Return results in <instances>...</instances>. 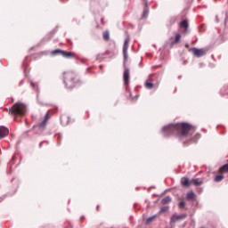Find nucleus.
<instances>
[{
	"mask_svg": "<svg viewBox=\"0 0 228 228\" xmlns=\"http://www.w3.org/2000/svg\"><path fill=\"white\" fill-rule=\"evenodd\" d=\"M190 131H191V125L190 123H171L165 126L161 133L164 138H168V136H178L179 140L183 142L184 138H188L190 135Z\"/></svg>",
	"mask_w": 228,
	"mask_h": 228,
	"instance_id": "1",
	"label": "nucleus"
},
{
	"mask_svg": "<svg viewBox=\"0 0 228 228\" xmlns=\"http://www.w3.org/2000/svg\"><path fill=\"white\" fill-rule=\"evenodd\" d=\"M63 83L68 90H71L74 86L81 85V80L79 79L77 73L74 71H65L63 73Z\"/></svg>",
	"mask_w": 228,
	"mask_h": 228,
	"instance_id": "2",
	"label": "nucleus"
},
{
	"mask_svg": "<svg viewBox=\"0 0 228 228\" xmlns=\"http://www.w3.org/2000/svg\"><path fill=\"white\" fill-rule=\"evenodd\" d=\"M26 111H28V107L22 102L14 103L9 110V113H11L12 117H24V115H26Z\"/></svg>",
	"mask_w": 228,
	"mask_h": 228,
	"instance_id": "3",
	"label": "nucleus"
},
{
	"mask_svg": "<svg viewBox=\"0 0 228 228\" xmlns=\"http://www.w3.org/2000/svg\"><path fill=\"white\" fill-rule=\"evenodd\" d=\"M190 51H191L192 54L196 56V58H202V56H206L208 53L206 50L197 47H192L190 49Z\"/></svg>",
	"mask_w": 228,
	"mask_h": 228,
	"instance_id": "4",
	"label": "nucleus"
},
{
	"mask_svg": "<svg viewBox=\"0 0 228 228\" xmlns=\"http://www.w3.org/2000/svg\"><path fill=\"white\" fill-rule=\"evenodd\" d=\"M129 68H125L124 73H123V79L126 86V92H129Z\"/></svg>",
	"mask_w": 228,
	"mask_h": 228,
	"instance_id": "5",
	"label": "nucleus"
},
{
	"mask_svg": "<svg viewBox=\"0 0 228 228\" xmlns=\"http://www.w3.org/2000/svg\"><path fill=\"white\" fill-rule=\"evenodd\" d=\"M188 216V214H174L171 218H170V223L171 224H175V222H179V220H184Z\"/></svg>",
	"mask_w": 228,
	"mask_h": 228,
	"instance_id": "6",
	"label": "nucleus"
},
{
	"mask_svg": "<svg viewBox=\"0 0 228 228\" xmlns=\"http://www.w3.org/2000/svg\"><path fill=\"white\" fill-rule=\"evenodd\" d=\"M179 28L183 29L184 35H188V33H190V25L188 24V20H183L179 24Z\"/></svg>",
	"mask_w": 228,
	"mask_h": 228,
	"instance_id": "7",
	"label": "nucleus"
},
{
	"mask_svg": "<svg viewBox=\"0 0 228 228\" xmlns=\"http://www.w3.org/2000/svg\"><path fill=\"white\" fill-rule=\"evenodd\" d=\"M49 112H47L45 115V118L44 120L39 123L38 125L34 126L33 129H37V127H38V129H44L45 127V126H47V121L49 120Z\"/></svg>",
	"mask_w": 228,
	"mask_h": 228,
	"instance_id": "8",
	"label": "nucleus"
},
{
	"mask_svg": "<svg viewBox=\"0 0 228 228\" xmlns=\"http://www.w3.org/2000/svg\"><path fill=\"white\" fill-rule=\"evenodd\" d=\"M129 47V38H126L123 45V58L124 61H127V49Z\"/></svg>",
	"mask_w": 228,
	"mask_h": 228,
	"instance_id": "9",
	"label": "nucleus"
},
{
	"mask_svg": "<svg viewBox=\"0 0 228 228\" xmlns=\"http://www.w3.org/2000/svg\"><path fill=\"white\" fill-rule=\"evenodd\" d=\"M199 138H200V134H196L192 139H187L186 141H183V146L186 147V145H190V143H197V140H199Z\"/></svg>",
	"mask_w": 228,
	"mask_h": 228,
	"instance_id": "10",
	"label": "nucleus"
},
{
	"mask_svg": "<svg viewBox=\"0 0 228 228\" xmlns=\"http://www.w3.org/2000/svg\"><path fill=\"white\" fill-rule=\"evenodd\" d=\"M153 77L154 75H151L144 84L145 88H147L148 90H152V88H154V83H152V81H154Z\"/></svg>",
	"mask_w": 228,
	"mask_h": 228,
	"instance_id": "11",
	"label": "nucleus"
},
{
	"mask_svg": "<svg viewBox=\"0 0 228 228\" xmlns=\"http://www.w3.org/2000/svg\"><path fill=\"white\" fill-rule=\"evenodd\" d=\"M10 133V130L4 126H0V140H3V138H6Z\"/></svg>",
	"mask_w": 228,
	"mask_h": 228,
	"instance_id": "12",
	"label": "nucleus"
},
{
	"mask_svg": "<svg viewBox=\"0 0 228 228\" xmlns=\"http://www.w3.org/2000/svg\"><path fill=\"white\" fill-rule=\"evenodd\" d=\"M220 19H223L224 26H227V20H228L227 12H222L221 14L217 15L216 17V22H220Z\"/></svg>",
	"mask_w": 228,
	"mask_h": 228,
	"instance_id": "13",
	"label": "nucleus"
},
{
	"mask_svg": "<svg viewBox=\"0 0 228 228\" xmlns=\"http://www.w3.org/2000/svg\"><path fill=\"white\" fill-rule=\"evenodd\" d=\"M182 186H183V188H189V186H191V182L190 181V178L183 176L181 178L180 181Z\"/></svg>",
	"mask_w": 228,
	"mask_h": 228,
	"instance_id": "14",
	"label": "nucleus"
},
{
	"mask_svg": "<svg viewBox=\"0 0 228 228\" xmlns=\"http://www.w3.org/2000/svg\"><path fill=\"white\" fill-rule=\"evenodd\" d=\"M69 122H70V118L67 115L61 116V124L62 126H69Z\"/></svg>",
	"mask_w": 228,
	"mask_h": 228,
	"instance_id": "15",
	"label": "nucleus"
},
{
	"mask_svg": "<svg viewBox=\"0 0 228 228\" xmlns=\"http://www.w3.org/2000/svg\"><path fill=\"white\" fill-rule=\"evenodd\" d=\"M52 56H63V50L55 49L51 52Z\"/></svg>",
	"mask_w": 228,
	"mask_h": 228,
	"instance_id": "16",
	"label": "nucleus"
},
{
	"mask_svg": "<svg viewBox=\"0 0 228 228\" xmlns=\"http://www.w3.org/2000/svg\"><path fill=\"white\" fill-rule=\"evenodd\" d=\"M177 22V16H171L167 20V26H174Z\"/></svg>",
	"mask_w": 228,
	"mask_h": 228,
	"instance_id": "17",
	"label": "nucleus"
},
{
	"mask_svg": "<svg viewBox=\"0 0 228 228\" xmlns=\"http://www.w3.org/2000/svg\"><path fill=\"white\" fill-rule=\"evenodd\" d=\"M219 172H220L221 174H228V163H226V164L221 166V167H219Z\"/></svg>",
	"mask_w": 228,
	"mask_h": 228,
	"instance_id": "18",
	"label": "nucleus"
},
{
	"mask_svg": "<svg viewBox=\"0 0 228 228\" xmlns=\"http://www.w3.org/2000/svg\"><path fill=\"white\" fill-rule=\"evenodd\" d=\"M62 56L63 58H74V53L63 50Z\"/></svg>",
	"mask_w": 228,
	"mask_h": 228,
	"instance_id": "19",
	"label": "nucleus"
},
{
	"mask_svg": "<svg viewBox=\"0 0 228 228\" xmlns=\"http://www.w3.org/2000/svg\"><path fill=\"white\" fill-rule=\"evenodd\" d=\"M30 86H31V88H33V90H36L37 92V94L40 93V89L38 88V84L37 83L30 81Z\"/></svg>",
	"mask_w": 228,
	"mask_h": 228,
	"instance_id": "20",
	"label": "nucleus"
},
{
	"mask_svg": "<svg viewBox=\"0 0 228 228\" xmlns=\"http://www.w3.org/2000/svg\"><path fill=\"white\" fill-rule=\"evenodd\" d=\"M28 57H26L25 58V61H23V69H24V74H26V72H28V67H29V64L28 63Z\"/></svg>",
	"mask_w": 228,
	"mask_h": 228,
	"instance_id": "21",
	"label": "nucleus"
},
{
	"mask_svg": "<svg viewBox=\"0 0 228 228\" xmlns=\"http://www.w3.org/2000/svg\"><path fill=\"white\" fill-rule=\"evenodd\" d=\"M169 202H172V198L170 196H166L162 200L161 204H169Z\"/></svg>",
	"mask_w": 228,
	"mask_h": 228,
	"instance_id": "22",
	"label": "nucleus"
},
{
	"mask_svg": "<svg viewBox=\"0 0 228 228\" xmlns=\"http://www.w3.org/2000/svg\"><path fill=\"white\" fill-rule=\"evenodd\" d=\"M186 199H187V200H191L195 199V192H193V191L188 192L186 195Z\"/></svg>",
	"mask_w": 228,
	"mask_h": 228,
	"instance_id": "23",
	"label": "nucleus"
},
{
	"mask_svg": "<svg viewBox=\"0 0 228 228\" xmlns=\"http://www.w3.org/2000/svg\"><path fill=\"white\" fill-rule=\"evenodd\" d=\"M224 176L223 175H217L215 178L214 181L215 183H220V181H224Z\"/></svg>",
	"mask_w": 228,
	"mask_h": 228,
	"instance_id": "24",
	"label": "nucleus"
},
{
	"mask_svg": "<svg viewBox=\"0 0 228 228\" xmlns=\"http://www.w3.org/2000/svg\"><path fill=\"white\" fill-rule=\"evenodd\" d=\"M221 95H228V87L224 86L220 90Z\"/></svg>",
	"mask_w": 228,
	"mask_h": 228,
	"instance_id": "25",
	"label": "nucleus"
},
{
	"mask_svg": "<svg viewBox=\"0 0 228 228\" xmlns=\"http://www.w3.org/2000/svg\"><path fill=\"white\" fill-rule=\"evenodd\" d=\"M181 42V34H176L175 40L173 41V44H179Z\"/></svg>",
	"mask_w": 228,
	"mask_h": 228,
	"instance_id": "26",
	"label": "nucleus"
},
{
	"mask_svg": "<svg viewBox=\"0 0 228 228\" xmlns=\"http://www.w3.org/2000/svg\"><path fill=\"white\" fill-rule=\"evenodd\" d=\"M147 15H149V9H147V3H145V8L142 12V17L145 18L147 17Z\"/></svg>",
	"mask_w": 228,
	"mask_h": 228,
	"instance_id": "27",
	"label": "nucleus"
},
{
	"mask_svg": "<svg viewBox=\"0 0 228 228\" xmlns=\"http://www.w3.org/2000/svg\"><path fill=\"white\" fill-rule=\"evenodd\" d=\"M166 211H168V207H162L157 215L159 216L161 213H166Z\"/></svg>",
	"mask_w": 228,
	"mask_h": 228,
	"instance_id": "28",
	"label": "nucleus"
},
{
	"mask_svg": "<svg viewBox=\"0 0 228 228\" xmlns=\"http://www.w3.org/2000/svg\"><path fill=\"white\" fill-rule=\"evenodd\" d=\"M192 184H194V186H200V184H202V181H200L198 178H196L193 180Z\"/></svg>",
	"mask_w": 228,
	"mask_h": 228,
	"instance_id": "29",
	"label": "nucleus"
},
{
	"mask_svg": "<svg viewBox=\"0 0 228 228\" xmlns=\"http://www.w3.org/2000/svg\"><path fill=\"white\" fill-rule=\"evenodd\" d=\"M157 216H159L158 214L150 216V217L146 220V224H151V222H152V221L154 220V218H156Z\"/></svg>",
	"mask_w": 228,
	"mask_h": 228,
	"instance_id": "30",
	"label": "nucleus"
},
{
	"mask_svg": "<svg viewBox=\"0 0 228 228\" xmlns=\"http://www.w3.org/2000/svg\"><path fill=\"white\" fill-rule=\"evenodd\" d=\"M103 37H104V40H110V32L105 31L103 33Z\"/></svg>",
	"mask_w": 228,
	"mask_h": 228,
	"instance_id": "31",
	"label": "nucleus"
},
{
	"mask_svg": "<svg viewBox=\"0 0 228 228\" xmlns=\"http://www.w3.org/2000/svg\"><path fill=\"white\" fill-rule=\"evenodd\" d=\"M186 206V202L185 201H180L179 202V207L182 208H184Z\"/></svg>",
	"mask_w": 228,
	"mask_h": 228,
	"instance_id": "32",
	"label": "nucleus"
},
{
	"mask_svg": "<svg viewBox=\"0 0 228 228\" xmlns=\"http://www.w3.org/2000/svg\"><path fill=\"white\" fill-rule=\"evenodd\" d=\"M44 143H46L47 145H49V141H42V142L39 143V147L42 148V146L44 145Z\"/></svg>",
	"mask_w": 228,
	"mask_h": 228,
	"instance_id": "33",
	"label": "nucleus"
},
{
	"mask_svg": "<svg viewBox=\"0 0 228 228\" xmlns=\"http://www.w3.org/2000/svg\"><path fill=\"white\" fill-rule=\"evenodd\" d=\"M24 83H25V81H24V79H22V80L20 82V86H22Z\"/></svg>",
	"mask_w": 228,
	"mask_h": 228,
	"instance_id": "34",
	"label": "nucleus"
},
{
	"mask_svg": "<svg viewBox=\"0 0 228 228\" xmlns=\"http://www.w3.org/2000/svg\"><path fill=\"white\" fill-rule=\"evenodd\" d=\"M139 67H140V69H142L143 68V63L140 62Z\"/></svg>",
	"mask_w": 228,
	"mask_h": 228,
	"instance_id": "35",
	"label": "nucleus"
},
{
	"mask_svg": "<svg viewBox=\"0 0 228 228\" xmlns=\"http://www.w3.org/2000/svg\"><path fill=\"white\" fill-rule=\"evenodd\" d=\"M101 58V54H98L97 56H96V60H99Z\"/></svg>",
	"mask_w": 228,
	"mask_h": 228,
	"instance_id": "36",
	"label": "nucleus"
},
{
	"mask_svg": "<svg viewBox=\"0 0 228 228\" xmlns=\"http://www.w3.org/2000/svg\"><path fill=\"white\" fill-rule=\"evenodd\" d=\"M86 61V60H85V59H83V60L81 61L82 63H85Z\"/></svg>",
	"mask_w": 228,
	"mask_h": 228,
	"instance_id": "37",
	"label": "nucleus"
},
{
	"mask_svg": "<svg viewBox=\"0 0 228 228\" xmlns=\"http://www.w3.org/2000/svg\"><path fill=\"white\" fill-rule=\"evenodd\" d=\"M58 145H61V142L58 141Z\"/></svg>",
	"mask_w": 228,
	"mask_h": 228,
	"instance_id": "38",
	"label": "nucleus"
},
{
	"mask_svg": "<svg viewBox=\"0 0 228 228\" xmlns=\"http://www.w3.org/2000/svg\"><path fill=\"white\" fill-rule=\"evenodd\" d=\"M80 218H81V220H83L85 218V216H82Z\"/></svg>",
	"mask_w": 228,
	"mask_h": 228,
	"instance_id": "39",
	"label": "nucleus"
},
{
	"mask_svg": "<svg viewBox=\"0 0 228 228\" xmlns=\"http://www.w3.org/2000/svg\"><path fill=\"white\" fill-rule=\"evenodd\" d=\"M97 211H99V205L96 207Z\"/></svg>",
	"mask_w": 228,
	"mask_h": 228,
	"instance_id": "40",
	"label": "nucleus"
},
{
	"mask_svg": "<svg viewBox=\"0 0 228 228\" xmlns=\"http://www.w3.org/2000/svg\"><path fill=\"white\" fill-rule=\"evenodd\" d=\"M151 188H155L154 186L150 187L148 190H151Z\"/></svg>",
	"mask_w": 228,
	"mask_h": 228,
	"instance_id": "41",
	"label": "nucleus"
},
{
	"mask_svg": "<svg viewBox=\"0 0 228 228\" xmlns=\"http://www.w3.org/2000/svg\"><path fill=\"white\" fill-rule=\"evenodd\" d=\"M185 47H190V45H186Z\"/></svg>",
	"mask_w": 228,
	"mask_h": 228,
	"instance_id": "42",
	"label": "nucleus"
},
{
	"mask_svg": "<svg viewBox=\"0 0 228 228\" xmlns=\"http://www.w3.org/2000/svg\"><path fill=\"white\" fill-rule=\"evenodd\" d=\"M183 65H186V61H183Z\"/></svg>",
	"mask_w": 228,
	"mask_h": 228,
	"instance_id": "43",
	"label": "nucleus"
},
{
	"mask_svg": "<svg viewBox=\"0 0 228 228\" xmlns=\"http://www.w3.org/2000/svg\"><path fill=\"white\" fill-rule=\"evenodd\" d=\"M61 137V135H58V138L60 139Z\"/></svg>",
	"mask_w": 228,
	"mask_h": 228,
	"instance_id": "44",
	"label": "nucleus"
},
{
	"mask_svg": "<svg viewBox=\"0 0 228 228\" xmlns=\"http://www.w3.org/2000/svg\"><path fill=\"white\" fill-rule=\"evenodd\" d=\"M104 19L102 18V22H103Z\"/></svg>",
	"mask_w": 228,
	"mask_h": 228,
	"instance_id": "45",
	"label": "nucleus"
},
{
	"mask_svg": "<svg viewBox=\"0 0 228 228\" xmlns=\"http://www.w3.org/2000/svg\"><path fill=\"white\" fill-rule=\"evenodd\" d=\"M100 69H102V65L100 66Z\"/></svg>",
	"mask_w": 228,
	"mask_h": 228,
	"instance_id": "46",
	"label": "nucleus"
},
{
	"mask_svg": "<svg viewBox=\"0 0 228 228\" xmlns=\"http://www.w3.org/2000/svg\"><path fill=\"white\" fill-rule=\"evenodd\" d=\"M192 44H195V41H193Z\"/></svg>",
	"mask_w": 228,
	"mask_h": 228,
	"instance_id": "47",
	"label": "nucleus"
},
{
	"mask_svg": "<svg viewBox=\"0 0 228 228\" xmlns=\"http://www.w3.org/2000/svg\"><path fill=\"white\" fill-rule=\"evenodd\" d=\"M154 47H156V45H153Z\"/></svg>",
	"mask_w": 228,
	"mask_h": 228,
	"instance_id": "48",
	"label": "nucleus"
},
{
	"mask_svg": "<svg viewBox=\"0 0 228 228\" xmlns=\"http://www.w3.org/2000/svg\"><path fill=\"white\" fill-rule=\"evenodd\" d=\"M178 77L181 78V76H179Z\"/></svg>",
	"mask_w": 228,
	"mask_h": 228,
	"instance_id": "49",
	"label": "nucleus"
}]
</instances>
